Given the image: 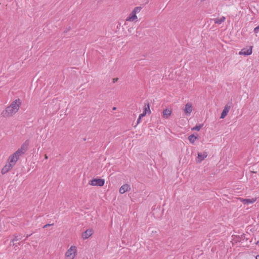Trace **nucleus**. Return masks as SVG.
Returning a JSON list of instances; mask_svg holds the SVG:
<instances>
[{
  "label": "nucleus",
  "mask_w": 259,
  "mask_h": 259,
  "mask_svg": "<svg viewBox=\"0 0 259 259\" xmlns=\"http://www.w3.org/2000/svg\"><path fill=\"white\" fill-rule=\"evenodd\" d=\"M259 31V27L257 26L254 29V32L255 33H257Z\"/></svg>",
  "instance_id": "23"
},
{
  "label": "nucleus",
  "mask_w": 259,
  "mask_h": 259,
  "mask_svg": "<svg viewBox=\"0 0 259 259\" xmlns=\"http://www.w3.org/2000/svg\"><path fill=\"white\" fill-rule=\"evenodd\" d=\"M21 242H20L18 243V244L20 245L21 244Z\"/></svg>",
  "instance_id": "33"
},
{
  "label": "nucleus",
  "mask_w": 259,
  "mask_h": 259,
  "mask_svg": "<svg viewBox=\"0 0 259 259\" xmlns=\"http://www.w3.org/2000/svg\"><path fill=\"white\" fill-rule=\"evenodd\" d=\"M202 126H203L202 124H198V125H195L194 127H193L192 128V131H200L201 128L202 127Z\"/></svg>",
  "instance_id": "21"
},
{
  "label": "nucleus",
  "mask_w": 259,
  "mask_h": 259,
  "mask_svg": "<svg viewBox=\"0 0 259 259\" xmlns=\"http://www.w3.org/2000/svg\"><path fill=\"white\" fill-rule=\"evenodd\" d=\"M112 110H116V107H113Z\"/></svg>",
  "instance_id": "30"
},
{
  "label": "nucleus",
  "mask_w": 259,
  "mask_h": 259,
  "mask_svg": "<svg viewBox=\"0 0 259 259\" xmlns=\"http://www.w3.org/2000/svg\"><path fill=\"white\" fill-rule=\"evenodd\" d=\"M131 190L130 186L128 184L123 185L119 189V193L120 194H123L125 192H128Z\"/></svg>",
  "instance_id": "8"
},
{
  "label": "nucleus",
  "mask_w": 259,
  "mask_h": 259,
  "mask_svg": "<svg viewBox=\"0 0 259 259\" xmlns=\"http://www.w3.org/2000/svg\"><path fill=\"white\" fill-rule=\"evenodd\" d=\"M70 29H71L70 27H68L66 28V29L64 31V33L67 32L68 31H69L70 30Z\"/></svg>",
  "instance_id": "25"
},
{
  "label": "nucleus",
  "mask_w": 259,
  "mask_h": 259,
  "mask_svg": "<svg viewBox=\"0 0 259 259\" xmlns=\"http://www.w3.org/2000/svg\"><path fill=\"white\" fill-rule=\"evenodd\" d=\"M18 160V159L13 154H12L9 157L8 160V162L9 164H11L12 166H14Z\"/></svg>",
  "instance_id": "9"
},
{
  "label": "nucleus",
  "mask_w": 259,
  "mask_h": 259,
  "mask_svg": "<svg viewBox=\"0 0 259 259\" xmlns=\"http://www.w3.org/2000/svg\"><path fill=\"white\" fill-rule=\"evenodd\" d=\"M226 17H221V18L210 19V21H213L215 24H220L225 20Z\"/></svg>",
  "instance_id": "16"
},
{
  "label": "nucleus",
  "mask_w": 259,
  "mask_h": 259,
  "mask_svg": "<svg viewBox=\"0 0 259 259\" xmlns=\"http://www.w3.org/2000/svg\"><path fill=\"white\" fill-rule=\"evenodd\" d=\"M142 9L141 7H137L134 8L128 16H136V14L139 13Z\"/></svg>",
  "instance_id": "15"
},
{
  "label": "nucleus",
  "mask_w": 259,
  "mask_h": 259,
  "mask_svg": "<svg viewBox=\"0 0 259 259\" xmlns=\"http://www.w3.org/2000/svg\"><path fill=\"white\" fill-rule=\"evenodd\" d=\"M145 116V113H142L139 115L140 118H142V117H144Z\"/></svg>",
  "instance_id": "27"
},
{
  "label": "nucleus",
  "mask_w": 259,
  "mask_h": 259,
  "mask_svg": "<svg viewBox=\"0 0 259 259\" xmlns=\"http://www.w3.org/2000/svg\"><path fill=\"white\" fill-rule=\"evenodd\" d=\"M45 158L46 159H48V156H47V155L46 154L45 155Z\"/></svg>",
  "instance_id": "32"
},
{
  "label": "nucleus",
  "mask_w": 259,
  "mask_h": 259,
  "mask_svg": "<svg viewBox=\"0 0 259 259\" xmlns=\"http://www.w3.org/2000/svg\"><path fill=\"white\" fill-rule=\"evenodd\" d=\"M252 46H250L248 49L243 48L239 52V54L240 55H244L245 56L250 55L252 52Z\"/></svg>",
  "instance_id": "6"
},
{
  "label": "nucleus",
  "mask_w": 259,
  "mask_h": 259,
  "mask_svg": "<svg viewBox=\"0 0 259 259\" xmlns=\"http://www.w3.org/2000/svg\"><path fill=\"white\" fill-rule=\"evenodd\" d=\"M232 102L228 103L225 106L224 109H223L220 118L223 119L228 114L231 106Z\"/></svg>",
  "instance_id": "5"
},
{
  "label": "nucleus",
  "mask_w": 259,
  "mask_h": 259,
  "mask_svg": "<svg viewBox=\"0 0 259 259\" xmlns=\"http://www.w3.org/2000/svg\"><path fill=\"white\" fill-rule=\"evenodd\" d=\"M148 113L149 114H150L151 111L150 109V104L149 102H147V104H145L143 113H145V115H146L147 113Z\"/></svg>",
  "instance_id": "19"
},
{
  "label": "nucleus",
  "mask_w": 259,
  "mask_h": 259,
  "mask_svg": "<svg viewBox=\"0 0 259 259\" xmlns=\"http://www.w3.org/2000/svg\"><path fill=\"white\" fill-rule=\"evenodd\" d=\"M113 83H115L116 82H117L118 80V78H113Z\"/></svg>",
  "instance_id": "26"
},
{
  "label": "nucleus",
  "mask_w": 259,
  "mask_h": 259,
  "mask_svg": "<svg viewBox=\"0 0 259 259\" xmlns=\"http://www.w3.org/2000/svg\"><path fill=\"white\" fill-rule=\"evenodd\" d=\"M31 234H29V235H27L26 236V238H28L29 236H31Z\"/></svg>",
  "instance_id": "29"
},
{
  "label": "nucleus",
  "mask_w": 259,
  "mask_h": 259,
  "mask_svg": "<svg viewBox=\"0 0 259 259\" xmlns=\"http://www.w3.org/2000/svg\"><path fill=\"white\" fill-rule=\"evenodd\" d=\"M138 21V17H127V18L125 19L124 25H127L130 22L135 23Z\"/></svg>",
  "instance_id": "14"
},
{
  "label": "nucleus",
  "mask_w": 259,
  "mask_h": 259,
  "mask_svg": "<svg viewBox=\"0 0 259 259\" xmlns=\"http://www.w3.org/2000/svg\"><path fill=\"white\" fill-rule=\"evenodd\" d=\"M76 247L71 246L66 252L65 255L68 259H74L75 256Z\"/></svg>",
  "instance_id": "4"
},
{
  "label": "nucleus",
  "mask_w": 259,
  "mask_h": 259,
  "mask_svg": "<svg viewBox=\"0 0 259 259\" xmlns=\"http://www.w3.org/2000/svg\"><path fill=\"white\" fill-rule=\"evenodd\" d=\"M22 238V236L21 235H15V237L11 241H16L19 240H21Z\"/></svg>",
  "instance_id": "22"
},
{
  "label": "nucleus",
  "mask_w": 259,
  "mask_h": 259,
  "mask_svg": "<svg viewBox=\"0 0 259 259\" xmlns=\"http://www.w3.org/2000/svg\"><path fill=\"white\" fill-rule=\"evenodd\" d=\"M29 144V140H26L21 145V147L19 148L15 153L13 154L18 159H19L20 156L23 154L27 150Z\"/></svg>",
  "instance_id": "1"
},
{
  "label": "nucleus",
  "mask_w": 259,
  "mask_h": 259,
  "mask_svg": "<svg viewBox=\"0 0 259 259\" xmlns=\"http://www.w3.org/2000/svg\"><path fill=\"white\" fill-rule=\"evenodd\" d=\"M256 198H252V199H242V202L244 204H249V203H253L256 201Z\"/></svg>",
  "instance_id": "17"
},
{
  "label": "nucleus",
  "mask_w": 259,
  "mask_h": 259,
  "mask_svg": "<svg viewBox=\"0 0 259 259\" xmlns=\"http://www.w3.org/2000/svg\"><path fill=\"white\" fill-rule=\"evenodd\" d=\"M171 113V109H165L163 111V117L165 118H168V117L170 115Z\"/></svg>",
  "instance_id": "18"
},
{
  "label": "nucleus",
  "mask_w": 259,
  "mask_h": 259,
  "mask_svg": "<svg viewBox=\"0 0 259 259\" xmlns=\"http://www.w3.org/2000/svg\"><path fill=\"white\" fill-rule=\"evenodd\" d=\"M21 104V100L19 99H16L15 101H14L10 105L11 107H12V108H13L15 110H16V111H18L20 106Z\"/></svg>",
  "instance_id": "7"
},
{
  "label": "nucleus",
  "mask_w": 259,
  "mask_h": 259,
  "mask_svg": "<svg viewBox=\"0 0 259 259\" xmlns=\"http://www.w3.org/2000/svg\"><path fill=\"white\" fill-rule=\"evenodd\" d=\"M256 259H259V255L256 256Z\"/></svg>",
  "instance_id": "31"
},
{
  "label": "nucleus",
  "mask_w": 259,
  "mask_h": 259,
  "mask_svg": "<svg viewBox=\"0 0 259 259\" xmlns=\"http://www.w3.org/2000/svg\"><path fill=\"white\" fill-rule=\"evenodd\" d=\"M197 139V136H196L194 134L191 135L188 137V140L190 143L193 144L196 140Z\"/></svg>",
  "instance_id": "20"
},
{
  "label": "nucleus",
  "mask_w": 259,
  "mask_h": 259,
  "mask_svg": "<svg viewBox=\"0 0 259 259\" xmlns=\"http://www.w3.org/2000/svg\"><path fill=\"white\" fill-rule=\"evenodd\" d=\"M10 106H8L5 110L2 112V116L4 117H7L12 116L14 114L16 113V110L12 108Z\"/></svg>",
  "instance_id": "2"
},
{
  "label": "nucleus",
  "mask_w": 259,
  "mask_h": 259,
  "mask_svg": "<svg viewBox=\"0 0 259 259\" xmlns=\"http://www.w3.org/2000/svg\"><path fill=\"white\" fill-rule=\"evenodd\" d=\"M93 233L92 229H88L82 233V237L84 239H88L90 237Z\"/></svg>",
  "instance_id": "10"
},
{
  "label": "nucleus",
  "mask_w": 259,
  "mask_h": 259,
  "mask_svg": "<svg viewBox=\"0 0 259 259\" xmlns=\"http://www.w3.org/2000/svg\"><path fill=\"white\" fill-rule=\"evenodd\" d=\"M141 118H140V117H139L138 120H137V124H139L141 121Z\"/></svg>",
  "instance_id": "28"
},
{
  "label": "nucleus",
  "mask_w": 259,
  "mask_h": 259,
  "mask_svg": "<svg viewBox=\"0 0 259 259\" xmlns=\"http://www.w3.org/2000/svg\"><path fill=\"white\" fill-rule=\"evenodd\" d=\"M192 111V105L191 103H188L185 105L184 109L185 113L186 115H190Z\"/></svg>",
  "instance_id": "12"
},
{
  "label": "nucleus",
  "mask_w": 259,
  "mask_h": 259,
  "mask_svg": "<svg viewBox=\"0 0 259 259\" xmlns=\"http://www.w3.org/2000/svg\"><path fill=\"white\" fill-rule=\"evenodd\" d=\"M207 156V152H203V153H198V156H197V162L200 163L202 160L204 159L205 158H206Z\"/></svg>",
  "instance_id": "11"
},
{
  "label": "nucleus",
  "mask_w": 259,
  "mask_h": 259,
  "mask_svg": "<svg viewBox=\"0 0 259 259\" xmlns=\"http://www.w3.org/2000/svg\"><path fill=\"white\" fill-rule=\"evenodd\" d=\"M53 225H54V224H46L45 226H44L43 228H46L49 227H50L51 226H52Z\"/></svg>",
  "instance_id": "24"
},
{
  "label": "nucleus",
  "mask_w": 259,
  "mask_h": 259,
  "mask_svg": "<svg viewBox=\"0 0 259 259\" xmlns=\"http://www.w3.org/2000/svg\"><path fill=\"white\" fill-rule=\"evenodd\" d=\"M89 184L92 186L102 187L105 184V180L101 178H94L89 182Z\"/></svg>",
  "instance_id": "3"
},
{
  "label": "nucleus",
  "mask_w": 259,
  "mask_h": 259,
  "mask_svg": "<svg viewBox=\"0 0 259 259\" xmlns=\"http://www.w3.org/2000/svg\"><path fill=\"white\" fill-rule=\"evenodd\" d=\"M13 166H12L11 164H9V163H7L4 167L2 168L1 172L3 175H4L8 172L12 168Z\"/></svg>",
  "instance_id": "13"
}]
</instances>
